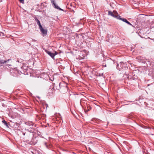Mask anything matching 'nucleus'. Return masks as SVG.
I'll list each match as a JSON object with an SVG mask.
<instances>
[{"instance_id": "16", "label": "nucleus", "mask_w": 154, "mask_h": 154, "mask_svg": "<svg viewBox=\"0 0 154 154\" xmlns=\"http://www.w3.org/2000/svg\"><path fill=\"white\" fill-rule=\"evenodd\" d=\"M4 35V34L3 33L0 32V37H2Z\"/></svg>"}, {"instance_id": "21", "label": "nucleus", "mask_w": 154, "mask_h": 154, "mask_svg": "<svg viewBox=\"0 0 154 154\" xmlns=\"http://www.w3.org/2000/svg\"><path fill=\"white\" fill-rule=\"evenodd\" d=\"M54 55H55V56L57 54V53L56 52H55L54 53Z\"/></svg>"}, {"instance_id": "14", "label": "nucleus", "mask_w": 154, "mask_h": 154, "mask_svg": "<svg viewBox=\"0 0 154 154\" xmlns=\"http://www.w3.org/2000/svg\"><path fill=\"white\" fill-rule=\"evenodd\" d=\"M2 122L3 123L4 125L7 127L8 128L9 126H8V123H7V122L5 120H4L2 121Z\"/></svg>"}, {"instance_id": "27", "label": "nucleus", "mask_w": 154, "mask_h": 154, "mask_svg": "<svg viewBox=\"0 0 154 154\" xmlns=\"http://www.w3.org/2000/svg\"><path fill=\"white\" fill-rule=\"evenodd\" d=\"M90 106V108H91V106Z\"/></svg>"}, {"instance_id": "26", "label": "nucleus", "mask_w": 154, "mask_h": 154, "mask_svg": "<svg viewBox=\"0 0 154 154\" xmlns=\"http://www.w3.org/2000/svg\"><path fill=\"white\" fill-rule=\"evenodd\" d=\"M90 106V108H91V106Z\"/></svg>"}, {"instance_id": "20", "label": "nucleus", "mask_w": 154, "mask_h": 154, "mask_svg": "<svg viewBox=\"0 0 154 154\" xmlns=\"http://www.w3.org/2000/svg\"><path fill=\"white\" fill-rule=\"evenodd\" d=\"M45 146H46V147L47 148H48V145L47 144V143H45Z\"/></svg>"}, {"instance_id": "19", "label": "nucleus", "mask_w": 154, "mask_h": 154, "mask_svg": "<svg viewBox=\"0 0 154 154\" xmlns=\"http://www.w3.org/2000/svg\"><path fill=\"white\" fill-rule=\"evenodd\" d=\"M19 1L22 3H24V0H19Z\"/></svg>"}, {"instance_id": "13", "label": "nucleus", "mask_w": 154, "mask_h": 154, "mask_svg": "<svg viewBox=\"0 0 154 154\" xmlns=\"http://www.w3.org/2000/svg\"><path fill=\"white\" fill-rule=\"evenodd\" d=\"M54 89L53 88H52L51 90H50V91H51V92H49L48 93V95H49V96H51L53 94V90H54Z\"/></svg>"}, {"instance_id": "17", "label": "nucleus", "mask_w": 154, "mask_h": 154, "mask_svg": "<svg viewBox=\"0 0 154 154\" xmlns=\"http://www.w3.org/2000/svg\"><path fill=\"white\" fill-rule=\"evenodd\" d=\"M38 26H39V29H40L41 28H42V27L41 23H39V24H38Z\"/></svg>"}, {"instance_id": "1", "label": "nucleus", "mask_w": 154, "mask_h": 154, "mask_svg": "<svg viewBox=\"0 0 154 154\" xmlns=\"http://www.w3.org/2000/svg\"><path fill=\"white\" fill-rule=\"evenodd\" d=\"M59 88L60 91L63 92H66L68 90V88L67 84L65 82H62L59 83Z\"/></svg>"}, {"instance_id": "10", "label": "nucleus", "mask_w": 154, "mask_h": 154, "mask_svg": "<svg viewBox=\"0 0 154 154\" xmlns=\"http://www.w3.org/2000/svg\"><path fill=\"white\" fill-rule=\"evenodd\" d=\"M106 63V64L104 65H103L104 67H106V65H109V63L111 62H112V61L110 59H107L106 60H105Z\"/></svg>"}, {"instance_id": "29", "label": "nucleus", "mask_w": 154, "mask_h": 154, "mask_svg": "<svg viewBox=\"0 0 154 154\" xmlns=\"http://www.w3.org/2000/svg\"><path fill=\"white\" fill-rule=\"evenodd\" d=\"M154 39L153 40V42H154Z\"/></svg>"}, {"instance_id": "25", "label": "nucleus", "mask_w": 154, "mask_h": 154, "mask_svg": "<svg viewBox=\"0 0 154 154\" xmlns=\"http://www.w3.org/2000/svg\"><path fill=\"white\" fill-rule=\"evenodd\" d=\"M72 113L73 115H74V112H72Z\"/></svg>"}, {"instance_id": "5", "label": "nucleus", "mask_w": 154, "mask_h": 154, "mask_svg": "<svg viewBox=\"0 0 154 154\" xmlns=\"http://www.w3.org/2000/svg\"><path fill=\"white\" fill-rule=\"evenodd\" d=\"M51 3L52 4L54 8L60 11H63V10L60 8L56 4L55 0H51Z\"/></svg>"}, {"instance_id": "11", "label": "nucleus", "mask_w": 154, "mask_h": 154, "mask_svg": "<svg viewBox=\"0 0 154 154\" xmlns=\"http://www.w3.org/2000/svg\"><path fill=\"white\" fill-rule=\"evenodd\" d=\"M115 18L122 21L123 20V19H124V18H122L121 16L119 15L117 13Z\"/></svg>"}, {"instance_id": "8", "label": "nucleus", "mask_w": 154, "mask_h": 154, "mask_svg": "<svg viewBox=\"0 0 154 154\" xmlns=\"http://www.w3.org/2000/svg\"><path fill=\"white\" fill-rule=\"evenodd\" d=\"M108 15H110L113 17L115 18L116 16V14H115V11H114L113 12H112L111 11H108Z\"/></svg>"}, {"instance_id": "9", "label": "nucleus", "mask_w": 154, "mask_h": 154, "mask_svg": "<svg viewBox=\"0 0 154 154\" xmlns=\"http://www.w3.org/2000/svg\"><path fill=\"white\" fill-rule=\"evenodd\" d=\"M122 72L124 74V75H123V77H124L125 76H128V77L129 76H135V75H133L132 76H131V75H129L128 72L125 71V70L123 71Z\"/></svg>"}, {"instance_id": "24", "label": "nucleus", "mask_w": 154, "mask_h": 154, "mask_svg": "<svg viewBox=\"0 0 154 154\" xmlns=\"http://www.w3.org/2000/svg\"><path fill=\"white\" fill-rule=\"evenodd\" d=\"M133 78H130V79H132L134 80V79H133Z\"/></svg>"}, {"instance_id": "28", "label": "nucleus", "mask_w": 154, "mask_h": 154, "mask_svg": "<svg viewBox=\"0 0 154 154\" xmlns=\"http://www.w3.org/2000/svg\"><path fill=\"white\" fill-rule=\"evenodd\" d=\"M90 106V108H91V106Z\"/></svg>"}, {"instance_id": "4", "label": "nucleus", "mask_w": 154, "mask_h": 154, "mask_svg": "<svg viewBox=\"0 0 154 154\" xmlns=\"http://www.w3.org/2000/svg\"><path fill=\"white\" fill-rule=\"evenodd\" d=\"M25 124L27 127L30 128L32 129L35 126V125L34 123L32 122L28 121L26 122Z\"/></svg>"}, {"instance_id": "18", "label": "nucleus", "mask_w": 154, "mask_h": 154, "mask_svg": "<svg viewBox=\"0 0 154 154\" xmlns=\"http://www.w3.org/2000/svg\"><path fill=\"white\" fill-rule=\"evenodd\" d=\"M50 79L49 80H50L51 81H53L54 79V78H49Z\"/></svg>"}, {"instance_id": "12", "label": "nucleus", "mask_w": 154, "mask_h": 154, "mask_svg": "<svg viewBox=\"0 0 154 154\" xmlns=\"http://www.w3.org/2000/svg\"><path fill=\"white\" fill-rule=\"evenodd\" d=\"M123 21L126 23L127 24H128L130 26H133V25L131 24L129 21H128L126 19L124 18L123 19Z\"/></svg>"}, {"instance_id": "3", "label": "nucleus", "mask_w": 154, "mask_h": 154, "mask_svg": "<svg viewBox=\"0 0 154 154\" xmlns=\"http://www.w3.org/2000/svg\"><path fill=\"white\" fill-rule=\"evenodd\" d=\"M23 134L25 136V138L28 140L31 139H32L33 137V134L30 131H27L25 132H23Z\"/></svg>"}, {"instance_id": "6", "label": "nucleus", "mask_w": 154, "mask_h": 154, "mask_svg": "<svg viewBox=\"0 0 154 154\" xmlns=\"http://www.w3.org/2000/svg\"><path fill=\"white\" fill-rule=\"evenodd\" d=\"M39 29L43 36H45L47 35V29H44L43 27H42Z\"/></svg>"}, {"instance_id": "7", "label": "nucleus", "mask_w": 154, "mask_h": 154, "mask_svg": "<svg viewBox=\"0 0 154 154\" xmlns=\"http://www.w3.org/2000/svg\"><path fill=\"white\" fill-rule=\"evenodd\" d=\"M45 51L50 56H51L52 58H54L55 55H54V54L47 50H46Z\"/></svg>"}, {"instance_id": "22", "label": "nucleus", "mask_w": 154, "mask_h": 154, "mask_svg": "<svg viewBox=\"0 0 154 154\" xmlns=\"http://www.w3.org/2000/svg\"><path fill=\"white\" fill-rule=\"evenodd\" d=\"M31 144L32 145H35V143H32Z\"/></svg>"}, {"instance_id": "23", "label": "nucleus", "mask_w": 154, "mask_h": 154, "mask_svg": "<svg viewBox=\"0 0 154 154\" xmlns=\"http://www.w3.org/2000/svg\"><path fill=\"white\" fill-rule=\"evenodd\" d=\"M154 134V133H152L150 134V135H153Z\"/></svg>"}, {"instance_id": "15", "label": "nucleus", "mask_w": 154, "mask_h": 154, "mask_svg": "<svg viewBox=\"0 0 154 154\" xmlns=\"http://www.w3.org/2000/svg\"><path fill=\"white\" fill-rule=\"evenodd\" d=\"M35 21L37 22V24H39L40 23V21L38 20V19L36 17L35 18Z\"/></svg>"}, {"instance_id": "2", "label": "nucleus", "mask_w": 154, "mask_h": 154, "mask_svg": "<svg viewBox=\"0 0 154 154\" xmlns=\"http://www.w3.org/2000/svg\"><path fill=\"white\" fill-rule=\"evenodd\" d=\"M116 68L119 70H122L123 71L127 69L128 67L126 63H124L123 62H121L119 64H117Z\"/></svg>"}]
</instances>
